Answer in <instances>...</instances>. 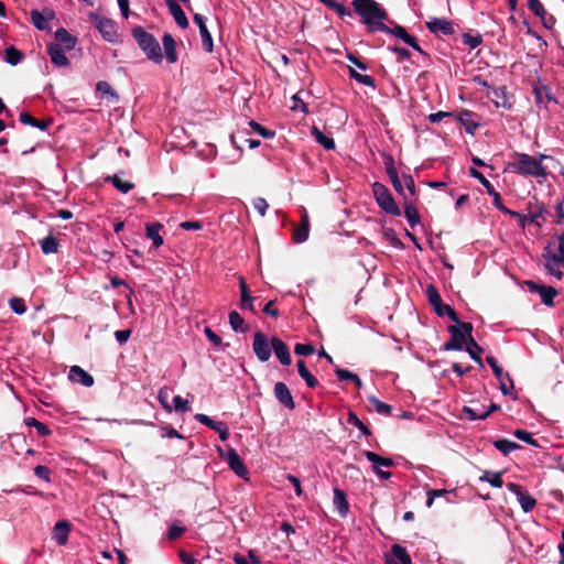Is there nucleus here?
Here are the masks:
<instances>
[{
  "label": "nucleus",
  "instance_id": "nucleus-29",
  "mask_svg": "<svg viewBox=\"0 0 564 564\" xmlns=\"http://www.w3.org/2000/svg\"><path fill=\"white\" fill-rule=\"evenodd\" d=\"M239 288H240V308L242 311L254 312L253 301L254 297L250 295L248 285L243 278H239Z\"/></svg>",
  "mask_w": 564,
  "mask_h": 564
},
{
  "label": "nucleus",
  "instance_id": "nucleus-64",
  "mask_svg": "<svg viewBox=\"0 0 564 564\" xmlns=\"http://www.w3.org/2000/svg\"><path fill=\"white\" fill-rule=\"evenodd\" d=\"M269 205L267 200L262 197H257L253 199V208L261 215L264 216L267 213Z\"/></svg>",
  "mask_w": 564,
  "mask_h": 564
},
{
  "label": "nucleus",
  "instance_id": "nucleus-45",
  "mask_svg": "<svg viewBox=\"0 0 564 564\" xmlns=\"http://www.w3.org/2000/svg\"><path fill=\"white\" fill-rule=\"evenodd\" d=\"M463 413L470 421L485 420V419L488 417V412H484L482 410L481 411L480 410H476V409L470 408V406H464L463 408Z\"/></svg>",
  "mask_w": 564,
  "mask_h": 564
},
{
  "label": "nucleus",
  "instance_id": "nucleus-18",
  "mask_svg": "<svg viewBox=\"0 0 564 564\" xmlns=\"http://www.w3.org/2000/svg\"><path fill=\"white\" fill-rule=\"evenodd\" d=\"M274 395L276 400L286 409L293 410L295 408V402L290 392L288 386L283 382H276L274 384Z\"/></svg>",
  "mask_w": 564,
  "mask_h": 564
},
{
  "label": "nucleus",
  "instance_id": "nucleus-35",
  "mask_svg": "<svg viewBox=\"0 0 564 564\" xmlns=\"http://www.w3.org/2000/svg\"><path fill=\"white\" fill-rule=\"evenodd\" d=\"M296 367L300 377L305 381L308 388L314 389L318 386V380L307 370L303 360H299Z\"/></svg>",
  "mask_w": 564,
  "mask_h": 564
},
{
  "label": "nucleus",
  "instance_id": "nucleus-23",
  "mask_svg": "<svg viewBox=\"0 0 564 564\" xmlns=\"http://www.w3.org/2000/svg\"><path fill=\"white\" fill-rule=\"evenodd\" d=\"M475 113L469 110H462L457 113H454L453 117L465 128V131L468 134H475L476 130L479 127V123L474 120Z\"/></svg>",
  "mask_w": 564,
  "mask_h": 564
},
{
  "label": "nucleus",
  "instance_id": "nucleus-50",
  "mask_svg": "<svg viewBox=\"0 0 564 564\" xmlns=\"http://www.w3.org/2000/svg\"><path fill=\"white\" fill-rule=\"evenodd\" d=\"M513 434H514V436H516L518 440H520V441H522V442H524V443H527V444H529V445H531V446H534V447H538V446H539V444H538L536 440H534V438H533L532 433H531V432H529V431H525V430H516Z\"/></svg>",
  "mask_w": 564,
  "mask_h": 564
},
{
  "label": "nucleus",
  "instance_id": "nucleus-32",
  "mask_svg": "<svg viewBox=\"0 0 564 564\" xmlns=\"http://www.w3.org/2000/svg\"><path fill=\"white\" fill-rule=\"evenodd\" d=\"M162 228L160 223H151L145 226L147 237L152 240L155 248H160L164 243L163 237L160 235Z\"/></svg>",
  "mask_w": 564,
  "mask_h": 564
},
{
  "label": "nucleus",
  "instance_id": "nucleus-54",
  "mask_svg": "<svg viewBox=\"0 0 564 564\" xmlns=\"http://www.w3.org/2000/svg\"><path fill=\"white\" fill-rule=\"evenodd\" d=\"M10 308L18 315H22L26 312L25 303L20 297H12L9 301Z\"/></svg>",
  "mask_w": 564,
  "mask_h": 564
},
{
  "label": "nucleus",
  "instance_id": "nucleus-5",
  "mask_svg": "<svg viewBox=\"0 0 564 564\" xmlns=\"http://www.w3.org/2000/svg\"><path fill=\"white\" fill-rule=\"evenodd\" d=\"M371 188L376 203L383 212L392 216H401V209L386 185L375 182Z\"/></svg>",
  "mask_w": 564,
  "mask_h": 564
},
{
  "label": "nucleus",
  "instance_id": "nucleus-51",
  "mask_svg": "<svg viewBox=\"0 0 564 564\" xmlns=\"http://www.w3.org/2000/svg\"><path fill=\"white\" fill-rule=\"evenodd\" d=\"M503 214L510 215L518 219V224L521 228H525L528 225H533L529 219L530 215H525L523 213L514 212L508 208V212H502Z\"/></svg>",
  "mask_w": 564,
  "mask_h": 564
},
{
  "label": "nucleus",
  "instance_id": "nucleus-19",
  "mask_svg": "<svg viewBox=\"0 0 564 564\" xmlns=\"http://www.w3.org/2000/svg\"><path fill=\"white\" fill-rule=\"evenodd\" d=\"M68 379L74 383H79L84 387H91L94 384V378L86 370L79 366H72L68 372Z\"/></svg>",
  "mask_w": 564,
  "mask_h": 564
},
{
  "label": "nucleus",
  "instance_id": "nucleus-40",
  "mask_svg": "<svg viewBox=\"0 0 564 564\" xmlns=\"http://www.w3.org/2000/svg\"><path fill=\"white\" fill-rule=\"evenodd\" d=\"M4 59L8 64L15 66L23 59V54L13 46L4 50Z\"/></svg>",
  "mask_w": 564,
  "mask_h": 564
},
{
  "label": "nucleus",
  "instance_id": "nucleus-61",
  "mask_svg": "<svg viewBox=\"0 0 564 564\" xmlns=\"http://www.w3.org/2000/svg\"><path fill=\"white\" fill-rule=\"evenodd\" d=\"M194 419L197 422L208 426L212 430L216 429V424L219 422V421H215V420L210 419L208 415L203 414V413L195 414Z\"/></svg>",
  "mask_w": 564,
  "mask_h": 564
},
{
  "label": "nucleus",
  "instance_id": "nucleus-21",
  "mask_svg": "<svg viewBox=\"0 0 564 564\" xmlns=\"http://www.w3.org/2000/svg\"><path fill=\"white\" fill-rule=\"evenodd\" d=\"M72 524L66 520L57 521L53 529V540L61 546L65 545L68 541Z\"/></svg>",
  "mask_w": 564,
  "mask_h": 564
},
{
  "label": "nucleus",
  "instance_id": "nucleus-24",
  "mask_svg": "<svg viewBox=\"0 0 564 564\" xmlns=\"http://www.w3.org/2000/svg\"><path fill=\"white\" fill-rule=\"evenodd\" d=\"M272 350L276 358L283 366H289L292 362L289 347L278 337H272Z\"/></svg>",
  "mask_w": 564,
  "mask_h": 564
},
{
  "label": "nucleus",
  "instance_id": "nucleus-48",
  "mask_svg": "<svg viewBox=\"0 0 564 564\" xmlns=\"http://www.w3.org/2000/svg\"><path fill=\"white\" fill-rule=\"evenodd\" d=\"M249 126L253 130V132H256L257 134L261 135L264 139H271L275 135L274 131L264 128L263 126L256 122L254 120H250Z\"/></svg>",
  "mask_w": 564,
  "mask_h": 564
},
{
  "label": "nucleus",
  "instance_id": "nucleus-30",
  "mask_svg": "<svg viewBox=\"0 0 564 564\" xmlns=\"http://www.w3.org/2000/svg\"><path fill=\"white\" fill-rule=\"evenodd\" d=\"M528 212L530 215L529 220L536 227L541 228L544 221V215L546 213V209L539 203H529Z\"/></svg>",
  "mask_w": 564,
  "mask_h": 564
},
{
  "label": "nucleus",
  "instance_id": "nucleus-11",
  "mask_svg": "<svg viewBox=\"0 0 564 564\" xmlns=\"http://www.w3.org/2000/svg\"><path fill=\"white\" fill-rule=\"evenodd\" d=\"M487 364L492 369L495 377L500 383V390L505 395L510 394V390L513 389V382L508 372H505L503 369L498 365L496 358L494 356H488L486 358Z\"/></svg>",
  "mask_w": 564,
  "mask_h": 564
},
{
  "label": "nucleus",
  "instance_id": "nucleus-63",
  "mask_svg": "<svg viewBox=\"0 0 564 564\" xmlns=\"http://www.w3.org/2000/svg\"><path fill=\"white\" fill-rule=\"evenodd\" d=\"M529 9L536 15H543L546 11L540 0H528Z\"/></svg>",
  "mask_w": 564,
  "mask_h": 564
},
{
  "label": "nucleus",
  "instance_id": "nucleus-2",
  "mask_svg": "<svg viewBox=\"0 0 564 564\" xmlns=\"http://www.w3.org/2000/svg\"><path fill=\"white\" fill-rule=\"evenodd\" d=\"M451 339L444 344V350H463L468 344L481 351V347L473 338V325L468 322L448 326Z\"/></svg>",
  "mask_w": 564,
  "mask_h": 564
},
{
  "label": "nucleus",
  "instance_id": "nucleus-22",
  "mask_svg": "<svg viewBox=\"0 0 564 564\" xmlns=\"http://www.w3.org/2000/svg\"><path fill=\"white\" fill-rule=\"evenodd\" d=\"M488 97L497 108L511 109L512 105L507 96L505 87H492L488 90Z\"/></svg>",
  "mask_w": 564,
  "mask_h": 564
},
{
  "label": "nucleus",
  "instance_id": "nucleus-60",
  "mask_svg": "<svg viewBox=\"0 0 564 564\" xmlns=\"http://www.w3.org/2000/svg\"><path fill=\"white\" fill-rule=\"evenodd\" d=\"M314 347L308 344H296L294 347V352L299 356H310L314 354Z\"/></svg>",
  "mask_w": 564,
  "mask_h": 564
},
{
  "label": "nucleus",
  "instance_id": "nucleus-38",
  "mask_svg": "<svg viewBox=\"0 0 564 564\" xmlns=\"http://www.w3.org/2000/svg\"><path fill=\"white\" fill-rule=\"evenodd\" d=\"M41 250L44 254H52L58 251L57 239L50 235L40 241Z\"/></svg>",
  "mask_w": 564,
  "mask_h": 564
},
{
  "label": "nucleus",
  "instance_id": "nucleus-53",
  "mask_svg": "<svg viewBox=\"0 0 564 564\" xmlns=\"http://www.w3.org/2000/svg\"><path fill=\"white\" fill-rule=\"evenodd\" d=\"M426 295L429 297L430 304L433 307L441 305L442 299H441V295H440L438 291L436 290V288L434 285L430 284L426 288Z\"/></svg>",
  "mask_w": 564,
  "mask_h": 564
},
{
  "label": "nucleus",
  "instance_id": "nucleus-20",
  "mask_svg": "<svg viewBox=\"0 0 564 564\" xmlns=\"http://www.w3.org/2000/svg\"><path fill=\"white\" fill-rule=\"evenodd\" d=\"M31 21L35 29L39 31H46L50 29V20L54 19V13L51 10L40 12L39 10H32L30 12Z\"/></svg>",
  "mask_w": 564,
  "mask_h": 564
},
{
  "label": "nucleus",
  "instance_id": "nucleus-17",
  "mask_svg": "<svg viewBox=\"0 0 564 564\" xmlns=\"http://www.w3.org/2000/svg\"><path fill=\"white\" fill-rule=\"evenodd\" d=\"M426 28L435 34L452 35L454 33L453 23L444 18H434L427 21Z\"/></svg>",
  "mask_w": 564,
  "mask_h": 564
},
{
  "label": "nucleus",
  "instance_id": "nucleus-58",
  "mask_svg": "<svg viewBox=\"0 0 564 564\" xmlns=\"http://www.w3.org/2000/svg\"><path fill=\"white\" fill-rule=\"evenodd\" d=\"M403 188L405 187L410 194V196L414 197L416 195L415 183L413 177L410 174H402Z\"/></svg>",
  "mask_w": 564,
  "mask_h": 564
},
{
  "label": "nucleus",
  "instance_id": "nucleus-10",
  "mask_svg": "<svg viewBox=\"0 0 564 564\" xmlns=\"http://www.w3.org/2000/svg\"><path fill=\"white\" fill-rule=\"evenodd\" d=\"M253 352L261 362L270 359L272 352V340L269 341L268 337L262 332H256L252 343Z\"/></svg>",
  "mask_w": 564,
  "mask_h": 564
},
{
  "label": "nucleus",
  "instance_id": "nucleus-1",
  "mask_svg": "<svg viewBox=\"0 0 564 564\" xmlns=\"http://www.w3.org/2000/svg\"><path fill=\"white\" fill-rule=\"evenodd\" d=\"M354 9L362 18L369 32H388L390 28L383 21L387 20V11L375 0H354Z\"/></svg>",
  "mask_w": 564,
  "mask_h": 564
},
{
  "label": "nucleus",
  "instance_id": "nucleus-12",
  "mask_svg": "<svg viewBox=\"0 0 564 564\" xmlns=\"http://www.w3.org/2000/svg\"><path fill=\"white\" fill-rule=\"evenodd\" d=\"M507 489L516 496L523 512L528 513L532 511L536 506V499L533 496L525 492L520 485L509 482L507 484Z\"/></svg>",
  "mask_w": 564,
  "mask_h": 564
},
{
  "label": "nucleus",
  "instance_id": "nucleus-43",
  "mask_svg": "<svg viewBox=\"0 0 564 564\" xmlns=\"http://www.w3.org/2000/svg\"><path fill=\"white\" fill-rule=\"evenodd\" d=\"M349 75L352 79H355L357 83L365 85L367 87L375 88L376 82L375 79L369 75H364L355 70L354 68L349 69Z\"/></svg>",
  "mask_w": 564,
  "mask_h": 564
},
{
  "label": "nucleus",
  "instance_id": "nucleus-14",
  "mask_svg": "<svg viewBox=\"0 0 564 564\" xmlns=\"http://www.w3.org/2000/svg\"><path fill=\"white\" fill-rule=\"evenodd\" d=\"M193 20H194V22L197 24V26L199 29V34H200V39H202L203 48L207 53L213 52L214 42H213L212 34L208 31L207 25H206V20H207L206 17H204L200 13H195L193 15Z\"/></svg>",
  "mask_w": 564,
  "mask_h": 564
},
{
  "label": "nucleus",
  "instance_id": "nucleus-46",
  "mask_svg": "<svg viewBox=\"0 0 564 564\" xmlns=\"http://www.w3.org/2000/svg\"><path fill=\"white\" fill-rule=\"evenodd\" d=\"M112 185L123 194L129 193L134 186L131 182L126 181L118 175H113Z\"/></svg>",
  "mask_w": 564,
  "mask_h": 564
},
{
  "label": "nucleus",
  "instance_id": "nucleus-52",
  "mask_svg": "<svg viewBox=\"0 0 564 564\" xmlns=\"http://www.w3.org/2000/svg\"><path fill=\"white\" fill-rule=\"evenodd\" d=\"M96 90H97V93H99L101 95H107L115 99H118V95L116 94V91L112 89L110 84L105 80H99L96 84Z\"/></svg>",
  "mask_w": 564,
  "mask_h": 564
},
{
  "label": "nucleus",
  "instance_id": "nucleus-42",
  "mask_svg": "<svg viewBox=\"0 0 564 564\" xmlns=\"http://www.w3.org/2000/svg\"><path fill=\"white\" fill-rule=\"evenodd\" d=\"M368 401L373 406V409L377 413L382 414V415L391 414V411H392L391 405L380 401L379 399H377L373 395L368 397Z\"/></svg>",
  "mask_w": 564,
  "mask_h": 564
},
{
  "label": "nucleus",
  "instance_id": "nucleus-9",
  "mask_svg": "<svg viewBox=\"0 0 564 564\" xmlns=\"http://www.w3.org/2000/svg\"><path fill=\"white\" fill-rule=\"evenodd\" d=\"M364 455L372 464V470L380 479L389 480L392 477L390 471L378 470V467H392L394 463L391 458L382 457L370 451H366Z\"/></svg>",
  "mask_w": 564,
  "mask_h": 564
},
{
  "label": "nucleus",
  "instance_id": "nucleus-49",
  "mask_svg": "<svg viewBox=\"0 0 564 564\" xmlns=\"http://www.w3.org/2000/svg\"><path fill=\"white\" fill-rule=\"evenodd\" d=\"M170 393L171 390L167 387H162L158 392V400L167 412L173 410L172 405L169 403Z\"/></svg>",
  "mask_w": 564,
  "mask_h": 564
},
{
  "label": "nucleus",
  "instance_id": "nucleus-26",
  "mask_svg": "<svg viewBox=\"0 0 564 564\" xmlns=\"http://www.w3.org/2000/svg\"><path fill=\"white\" fill-rule=\"evenodd\" d=\"M55 44H59L66 51H72L77 43V39L73 36L66 29L59 28L55 31Z\"/></svg>",
  "mask_w": 564,
  "mask_h": 564
},
{
  "label": "nucleus",
  "instance_id": "nucleus-62",
  "mask_svg": "<svg viewBox=\"0 0 564 564\" xmlns=\"http://www.w3.org/2000/svg\"><path fill=\"white\" fill-rule=\"evenodd\" d=\"M384 170L389 177L398 174V171L394 165V160L391 155H384Z\"/></svg>",
  "mask_w": 564,
  "mask_h": 564
},
{
  "label": "nucleus",
  "instance_id": "nucleus-59",
  "mask_svg": "<svg viewBox=\"0 0 564 564\" xmlns=\"http://www.w3.org/2000/svg\"><path fill=\"white\" fill-rule=\"evenodd\" d=\"M335 375L340 381H354L355 377L357 376L356 373L339 367L335 368Z\"/></svg>",
  "mask_w": 564,
  "mask_h": 564
},
{
  "label": "nucleus",
  "instance_id": "nucleus-34",
  "mask_svg": "<svg viewBox=\"0 0 564 564\" xmlns=\"http://www.w3.org/2000/svg\"><path fill=\"white\" fill-rule=\"evenodd\" d=\"M229 324L234 332L245 334L248 332V325L243 317L236 311L229 313Z\"/></svg>",
  "mask_w": 564,
  "mask_h": 564
},
{
  "label": "nucleus",
  "instance_id": "nucleus-37",
  "mask_svg": "<svg viewBox=\"0 0 564 564\" xmlns=\"http://www.w3.org/2000/svg\"><path fill=\"white\" fill-rule=\"evenodd\" d=\"M312 135L315 141L319 143L326 150L335 149V141L333 138L325 135L317 127H313Z\"/></svg>",
  "mask_w": 564,
  "mask_h": 564
},
{
  "label": "nucleus",
  "instance_id": "nucleus-13",
  "mask_svg": "<svg viewBox=\"0 0 564 564\" xmlns=\"http://www.w3.org/2000/svg\"><path fill=\"white\" fill-rule=\"evenodd\" d=\"M525 285L530 293H538L540 295L544 305H554V297L557 295V291L553 286L541 285L534 281H525Z\"/></svg>",
  "mask_w": 564,
  "mask_h": 564
},
{
  "label": "nucleus",
  "instance_id": "nucleus-41",
  "mask_svg": "<svg viewBox=\"0 0 564 564\" xmlns=\"http://www.w3.org/2000/svg\"><path fill=\"white\" fill-rule=\"evenodd\" d=\"M480 481L489 482L494 488H501L503 485L501 473L485 471L479 478Z\"/></svg>",
  "mask_w": 564,
  "mask_h": 564
},
{
  "label": "nucleus",
  "instance_id": "nucleus-27",
  "mask_svg": "<svg viewBox=\"0 0 564 564\" xmlns=\"http://www.w3.org/2000/svg\"><path fill=\"white\" fill-rule=\"evenodd\" d=\"M334 498L333 503L338 514L345 518L349 512V502L347 500L346 494L344 490L339 488H334Z\"/></svg>",
  "mask_w": 564,
  "mask_h": 564
},
{
  "label": "nucleus",
  "instance_id": "nucleus-15",
  "mask_svg": "<svg viewBox=\"0 0 564 564\" xmlns=\"http://www.w3.org/2000/svg\"><path fill=\"white\" fill-rule=\"evenodd\" d=\"M65 48H63L59 44L50 43L47 45V54L51 58V62L56 67H67L69 66V59L65 54Z\"/></svg>",
  "mask_w": 564,
  "mask_h": 564
},
{
  "label": "nucleus",
  "instance_id": "nucleus-16",
  "mask_svg": "<svg viewBox=\"0 0 564 564\" xmlns=\"http://www.w3.org/2000/svg\"><path fill=\"white\" fill-rule=\"evenodd\" d=\"M545 263L544 267L547 271V273L552 276H554L557 280H561L563 278L562 267L564 264L563 260L560 258V256L555 253H546L543 256Z\"/></svg>",
  "mask_w": 564,
  "mask_h": 564
},
{
  "label": "nucleus",
  "instance_id": "nucleus-33",
  "mask_svg": "<svg viewBox=\"0 0 564 564\" xmlns=\"http://www.w3.org/2000/svg\"><path fill=\"white\" fill-rule=\"evenodd\" d=\"M403 200H404L403 202V205H404V216H405L410 227L414 228L416 225L420 224L419 212H417L416 207L414 206L413 202L408 199L406 196H404Z\"/></svg>",
  "mask_w": 564,
  "mask_h": 564
},
{
  "label": "nucleus",
  "instance_id": "nucleus-57",
  "mask_svg": "<svg viewBox=\"0 0 564 564\" xmlns=\"http://www.w3.org/2000/svg\"><path fill=\"white\" fill-rule=\"evenodd\" d=\"M34 475L47 484L51 482V470L44 465H37L34 468Z\"/></svg>",
  "mask_w": 564,
  "mask_h": 564
},
{
  "label": "nucleus",
  "instance_id": "nucleus-6",
  "mask_svg": "<svg viewBox=\"0 0 564 564\" xmlns=\"http://www.w3.org/2000/svg\"><path fill=\"white\" fill-rule=\"evenodd\" d=\"M90 20L94 22L101 36L110 43H115L118 40V29L115 21L111 19L101 17L97 13H90Z\"/></svg>",
  "mask_w": 564,
  "mask_h": 564
},
{
  "label": "nucleus",
  "instance_id": "nucleus-8",
  "mask_svg": "<svg viewBox=\"0 0 564 564\" xmlns=\"http://www.w3.org/2000/svg\"><path fill=\"white\" fill-rule=\"evenodd\" d=\"M469 174L471 177L479 181V183L485 187L486 193L492 197V205L500 212H508V208L503 205L501 200L500 194L495 189L492 184L485 177V175L476 170L475 167L469 169Z\"/></svg>",
  "mask_w": 564,
  "mask_h": 564
},
{
  "label": "nucleus",
  "instance_id": "nucleus-3",
  "mask_svg": "<svg viewBox=\"0 0 564 564\" xmlns=\"http://www.w3.org/2000/svg\"><path fill=\"white\" fill-rule=\"evenodd\" d=\"M514 156L517 161L511 164V169L514 173L543 180L546 177L547 172L543 164H541V160L527 153H516Z\"/></svg>",
  "mask_w": 564,
  "mask_h": 564
},
{
  "label": "nucleus",
  "instance_id": "nucleus-44",
  "mask_svg": "<svg viewBox=\"0 0 564 564\" xmlns=\"http://www.w3.org/2000/svg\"><path fill=\"white\" fill-rule=\"evenodd\" d=\"M347 422L348 424L357 427L364 435L370 434V430L361 422L356 413L350 411L347 416Z\"/></svg>",
  "mask_w": 564,
  "mask_h": 564
},
{
  "label": "nucleus",
  "instance_id": "nucleus-36",
  "mask_svg": "<svg viewBox=\"0 0 564 564\" xmlns=\"http://www.w3.org/2000/svg\"><path fill=\"white\" fill-rule=\"evenodd\" d=\"M19 120L21 123L23 124H28V126H31V127H34L41 131H45L50 123L46 122V121H41L34 117H32L29 112H25V111H22L19 116Z\"/></svg>",
  "mask_w": 564,
  "mask_h": 564
},
{
  "label": "nucleus",
  "instance_id": "nucleus-28",
  "mask_svg": "<svg viewBox=\"0 0 564 564\" xmlns=\"http://www.w3.org/2000/svg\"><path fill=\"white\" fill-rule=\"evenodd\" d=\"M162 44L165 53L166 61L170 64H174L177 62V52H176V42L174 37L170 33H165L162 36Z\"/></svg>",
  "mask_w": 564,
  "mask_h": 564
},
{
  "label": "nucleus",
  "instance_id": "nucleus-25",
  "mask_svg": "<svg viewBox=\"0 0 564 564\" xmlns=\"http://www.w3.org/2000/svg\"><path fill=\"white\" fill-rule=\"evenodd\" d=\"M165 4L169 8L170 13L174 18L176 24L181 29H187L189 23L182 7L175 0H165Z\"/></svg>",
  "mask_w": 564,
  "mask_h": 564
},
{
  "label": "nucleus",
  "instance_id": "nucleus-4",
  "mask_svg": "<svg viewBox=\"0 0 564 564\" xmlns=\"http://www.w3.org/2000/svg\"><path fill=\"white\" fill-rule=\"evenodd\" d=\"M132 36L150 61L154 63L163 61L161 46L151 33L147 32L142 26H135L132 29Z\"/></svg>",
  "mask_w": 564,
  "mask_h": 564
},
{
  "label": "nucleus",
  "instance_id": "nucleus-56",
  "mask_svg": "<svg viewBox=\"0 0 564 564\" xmlns=\"http://www.w3.org/2000/svg\"><path fill=\"white\" fill-rule=\"evenodd\" d=\"M308 232H310V229L305 228V226H300V227L294 229L293 240L296 243H302V242L307 240Z\"/></svg>",
  "mask_w": 564,
  "mask_h": 564
},
{
  "label": "nucleus",
  "instance_id": "nucleus-7",
  "mask_svg": "<svg viewBox=\"0 0 564 564\" xmlns=\"http://www.w3.org/2000/svg\"><path fill=\"white\" fill-rule=\"evenodd\" d=\"M218 452L220 457L227 462L230 469L240 478L246 479L248 476V469L243 464L241 457L237 453L235 448H228L226 452H223L220 447H218Z\"/></svg>",
  "mask_w": 564,
  "mask_h": 564
},
{
  "label": "nucleus",
  "instance_id": "nucleus-31",
  "mask_svg": "<svg viewBox=\"0 0 564 564\" xmlns=\"http://www.w3.org/2000/svg\"><path fill=\"white\" fill-rule=\"evenodd\" d=\"M386 560H394L399 564H412L409 552L404 546L400 544H393L391 546V555Z\"/></svg>",
  "mask_w": 564,
  "mask_h": 564
},
{
  "label": "nucleus",
  "instance_id": "nucleus-39",
  "mask_svg": "<svg viewBox=\"0 0 564 564\" xmlns=\"http://www.w3.org/2000/svg\"><path fill=\"white\" fill-rule=\"evenodd\" d=\"M494 446L503 455H508L511 452L520 448V445L518 443L509 441L507 438H500L495 441Z\"/></svg>",
  "mask_w": 564,
  "mask_h": 564
},
{
  "label": "nucleus",
  "instance_id": "nucleus-47",
  "mask_svg": "<svg viewBox=\"0 0 564 564\" xmlns=\"http://www.w3.org/2000/svg\"><path fill=\"white\" fill-rule=\"evenodd\" d=\"M186 531V528L180 522L174 521L170 527L167 531V539L169 540H176L178 539L184 532Z\"/></svg>",
  "mask_w": 564,
  "mask_h": 564
},
{
  "label": "nucleus",
  "instance_id": "nucleus-55",
  "mask_svg": "<svg viewBox=\"0 0 564 564\" xmlns=\"http://www.w3.org/2000/svg\"><path fill=\"white\" fill-rule=\"evenodd\" d=\"M173 404L172 406L176 412H188L191 411V405L187 400H184L181 395H175L173 398Z\"/></svg>",
  "mask_w": 564,
  "mask_h": 564
}]
</instances>
